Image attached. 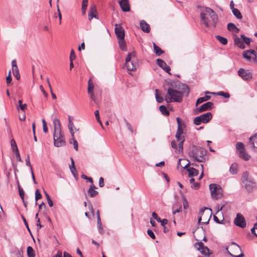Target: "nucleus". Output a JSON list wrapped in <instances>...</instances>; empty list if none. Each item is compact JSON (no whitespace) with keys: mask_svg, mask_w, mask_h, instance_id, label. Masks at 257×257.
<instances>
[{"mask_svg":"<svg viewBox=\"0 0 257 257\" xmlns=\"http://www.w3.org/2000/svg\"><path fill=\"white\" fill-rule=\"evenodd\" d=\"M201 23L205 27H216L218 21V17L216 13L211 9L208 7H201L200 13Z\"/></svg>","mask_w":257,"mask_h":257,"instance_id":"obj_1","label":"nucleus"},{"mask_svg":"<svg viewBox=\"0 0 257 257\" xmlns=\"http://www.w3.org/2000/svg\"><path fill=\"white\" fill-rule=\"evenodd\" d=\"M179 90L173 88H169L167 90V94L170 96L168 98L166 96V100L169 102H180L182 101L183 96L185 93L188 94L189 93V88L185 84H179Z\"/></svg>","mask_w":257,"mask_h":257,"instance_id":"obj_2","label":"nucleus"},{"mask_svg":"<svg viewBox=\"0 0 257 257\" xmlns=\"http://www.w3.org/2000/svg\"><path fill=\"white\" fill-rule=\"evenodd\" d=\"M206 151L201 147L193 146L192 150L189 153V156L193 157L194 160L199 162L205 161V155Z\"/></svg>","mask_w":257,"mask_h":257,"instance_id":"obj_3","label":"nucleus"},{"mask_svg":"<svg viewBox=\"0 0 257 257\" xmlns=\"http://www.w3.org/2000/svg\"><path fill=\"white\" fill-rule=\"evenodd\" d=\"M137 60V59L135 52L128 54L125 58V66L128 71H134L137 69L138 67Z\"/></svg>","mask_w":257,"mask_h":257,"instance_id":"obj_4","label":"nucleus"},{"mask_svg":"<svg viewBox=\"0 0 257 257\" xmlns=\"http://www.w3.org/2000/svg\"><path fill=\"white\" fill-rule=\"evenodd\" d=\"M209 189L211 197L213 198L218 199L222 197L223 195L222 189L219 185L215 184H211L209 185Z\"/></svg>","mask_w":257,"mask_h":257,"instance_id":"obj_5","label":"nucleus"},{"mask_svg":"<svg viewBox=\"0 0 257 257\" xmlns=\"http://www.w3.org/2000/svg\"><path fill=\"white\" fill-rule=\"evenodd\" d=\"M54 144L55 147H60L65 144V138L62 131L53 133Z\"/></svg>","mask_w":257,"mask_h":257,"instance_id":"obj_6","label":"nucleus"},{"mask_svg":"<svg viewBox=\"0 0 257 257\" xmlns=\"http://www.w3.org/2000/svg\"><path fill=\"white\" fill-rule=\"evenodd\" d=\"M244 147V144L241 142H238L236 144V149L239 157L247 161L249 159L250 156L245 151Z\"/></svg>","mask_w":257,"mask_h":257,"instance_id":"obj_7","label":"nucleus"},{"mask_svg":"<svg viewBox=\"0 0 257 257\" xmlns=\"http://www.w3.org/2000/svg\"><path fill=\"white\" fill-rule=\"evenodd\" d=\"M194 246L201 254L204 255L209 256L211 253L209 248L205 246L201 241L195 243Z\"/></svg>","mask_w":257,"mask_h":257,"instance_id":"obj_8","label":"nucleus"},{"mask_svg":"<svg viewBox=\"0 0 257 257\" xmlns=\"http://www.w3.org/2000/svg\"><path fill=\"white\" fill-rule=\"evenodd\" d=\"M234 223L241 228H244L246 226V222L243 216L240 213H237L234 220Z\"/></svg>","mask_w":257,"mask_h":257,"instance_id":"obj_9","label":"nucleus"},{"mask_svg":"<svg viewBox=\"0 0 257 257\" xmlns=\"http://www.w3.org/2000/svg\"><path fill=\"white\" fill-rule=\"evenodd\" d=\"M237 73L238 75L244 80L248 81L252 78V74L249 70L240 68Z\"/></svg>","mask_w":257,"mask_h":257,"instance_id":"obj_10","label":"nucleus"},{"mask_svg":"<svg viewBox=\"0 0 257 257\" xmlns=\"http://www.w3.org/2000/svg\"><path fill=\"white\" fill-rule=\"evenodd\" d=\"M114 31L118 39H123L124 38V31L119 24L115 25Z\"/></svg>","mask_w":257,"mask_h":257,"instance_id":"obj_11","label":"nucleus"},{"mask_svg":"<svg viewBox=\"0 0 257 257\" xmlns=\"http://www.w3.org/2000/svg\"><path fill=\"white\" fill-rule=\"evenodd\" d=\"M208 209V208L207 207H203V208H202L200 209V210L199 211V214L201 216L198 217V222L199 223H201V221L202 220V216L204 215V211H205V210ZM210 217H211V214H210L209 213H208L207 214L206 219H204V221L202 222V223H203V224L208 223Z\"/></svg>","mask_w":257,"mask_h":257,"instance_id":"obj_12","label":"nucleus"},{"mask_svg":"<svg viewBox=\"0 0 257 257\" xmlns=\"http://www.w3.org/2000/svg\"><path fill=\"white\" fill-rule=\"evenodd\" d=\"M157 64L163 69L165 72L168 73V74H170V67L167 65L166 63L162 59H158L157 60Z\"/></svg>","mask_w":257,"mask_h":257,"instance_id":"obj_13","label":"nucleus"},{"mask_svg":"<svg viewBox=\"0 0 257 257\" xmlns=\"http://www.w3.org/2000/svg\"><path fill=\"white\" fill-rule=\"evenodd\" d=\"M119 4L122 11L126 12L130 11L128 0H120Z\"/></svg>","mask_w":257,"mask_h":257,"instance_id":"obj_14","label":"nucleus"},{"mask_svg":"<svg viewBox=\"0 0 257 257\" xmlns=\"http://www.w3.org/2000/svg\"><path fill=\"white\" fill-rule=\"evenodd\" d=\"M190 163L187 164L184 167V168L186 169V170L188 172L189 176H196L198 175L199 171L193 167L188 168V167L189 166Z\"/></svg>","mask_w":257,"mask_h":257,"instance_id":"obj_15","label":"nucleus"},{"mask_svg":"<svg viewBox=\"0 0 257 257\" xmlns=\"http://www.w3.org/2000/svg\"><path fill=\"white\" fill-rule=\"evenodd\" d=\"M243 184L244 185L245 188L248 192L252 191L256 186L254 180H250L248 181L245 182Z\"/></svg>","mask_w":257,"mask_h":257,"instance_id":"obj_16","label":"nucleus"},{"mask_svg":"<svg viewBox=\"0 0 257 257\" xmlns=\"http://www.w3.org/2000/svg\"><path fill=\"white\" fill-rule=\"evenodd\" d=\"M234 43L240 49H244L245 47L243 44V41L241 40L236 34L233 35Z\"/></svg>","mask_w":257,"mask_h":257,"instance_id":"obj_17","label":"nucleus"},{"mask_svg":"<svg viewBox=\"0 0 257 257\" xmlns=\"http://www.w3.org/2000/svg\"><path fill=\"white\" fill-rule=\"evenodd\" d=\"M97 9L95 5H92L88 13V19L91 21L93 18L97 19L96 17Z\"/></svg>","mask_w":257,"mask_h":257,"instance_id":"obj_18","label":"nucleus"},{"mask_svg":"<svg viewBox=\"0 0 257 257\" xmlns=\"http://www.w3.org/2000/svg\"><path fill=\"white\" fill-rule=\"evenodd\" d=\"M213 103L212 102H207L200 106L199 111L200 112L211 109Z\"/></svg>","mask_w":257,"mask_h":257,"instance_id":"obj_19","label":"nucleus"},{"mask_svg":"<svg viewBox=\"0 0 257 257\" xmlns=\"http://www.w3.org/2000/svg\"><path fill=\"white\" fill-rule=\"evenodd\" d=\"M203 123H207L212 118V115L211 112H208L200 115Z\"/></svg>","mask_w":257,"mask_h":257,"instance_id":"obj_20","label":"nucleus"},{"mask_svg":"<svg viewBox=\"0 0 257 257\" xmlns=\"http://www.w3.org/2000/svg\"><path fill=\"white\" fill-rule=\"evenodd\" d=\"M54 124V132L62 131L60 121L57 118H54L53 120Z\"/></svg>","mask_w":257,"mask_h":257,"instance_id":"obj_21","label":"nucleus"},{"mask_svg":"<svg viewBox=\"0 0 257 257\" xmlns=\"http://www.w3.org/2000/svg\"><path fill=\"white\" fill-rule=\"evenodd\" d=\"M140 27L141 30L145 33H149L150 31V27L149 24L144 20H142L140 22Z\"/></svg>","mask_w":257,"mask_h":257,"instance_id":"obj_22","label":"nucleus"},{"mask_svg":"<svg viewBox=\"0 0 257 257\" xmlns=\"http://www.w3.org/2000/svg\"><path fill=\"white\" fill-rule=\"evenodd\" d=\"M249 144L252 149L257 148V134H255L254 136H252L249 138Z\"/></svg>","mask_w":257,"mask_h":257,"instance_id":"obj_23","label":"nucleus"},{"mask_svg":"<svg viewBox=\"0 0 257 257\" xmlns=\"http://www.w3.org/2000/svg\"><path fill=\"white\" fill-rule=\"evenodd\" d=\"M95 189H96V187L92 184L88 190V194L90 197H94L98 194V192L95 190Z\"/></svg>","mask_w":257,"mask_h":257,"instance_id":"obj_24","label":"nucleus"},{"mask_svg":"<svg viewBox=\"0 0 257 257\" xmlns=\"http://www.w3.org/2000/svg\"><path fill=\"white\" fill-rule=\"evenodd\" d=\"M227 29L229 31L238 33L240 30L234 24L229 23L227 24Z\"/></svg>","mask_w":257,"mask_h":257,"instance_id":"obj_25","label":"nucleus"},{"mask_svg":"<svg viewBox=\"0 0 257 257\" xmlns=\"http://www.w3.org/2000/svg\"><path fill=\"white\" fill-rule=\"evenodd\" d=\"M176 120L178 124V128L176 134H179V135H181L183 134L182 127L184 126V124L181 122L179 117H177Z\"/></svg>","mask_w":257,"mask_h":257,"instance_id":"obj_26","label":"nucleus"},{"mask_svg":"<svg viewBox=\"0 0 257 257\" xmlns=\"http://www.w3.org/2000/svg\"><path fill=\"white\" fill-rule=\"evenodd\" d=\"M154 52L157 56H160L164 53L159 46H158L155 43L153 44Z\"/></svg>","mask_w":257,"mask_h":257,"instance_id":"obj_27","label":"nucleus"},{"mask_svg":"<svg viewBox=\"0 0 257 257\" xmlns=\"http://www.w3.org/2000/svg\"><path fill=\"white\" fill-rule=\"evenodd\" d=\"M250 180H253V178L250 176L249 173L247 172H244L242 176V180L243 183L248 181Z\"/></svg>","mask_w":257,"mask_h":257,"instance_id":"obj_28","label":"nucleus"},{"mask_svg":"<svg viewBox=\"0 0 257 257\" xmlns=\"http://www.w3.org/2000/svg\"><path fill=\"white\" fill-rule=\"evenodd\" d=\"M233 15L238 20H241L242 16L239 11L236 8H233L232 10Z\"/></svg>","mask_w":257,"mask_h":257,"instance_id":"obj_29","label":"nucleus"},{"mask_svg":"<svg viewBox=\"0 0 257 257\" xmlns=\"http://www.w3.org/2000/svg\"><path fill=\"white\" fill-rule=\"evenodd\" d=\"M159 110L162 113V114H163L165 116H168L169 115L170 112L169 110L167 109L165 105H161L159 107Z\"/></svg>","mask_w":257,"mask_h":257,"instance_id":"obj_30","label":"nucleus"},{"mask_svg":"<svg viewBox=\"0 0 257 257\" xmlns=\"http://www.w3.org/2000/svg\"><path fill=\"white\" fill-rule=\"evenodd\" d=\"M18 103H19V105H17V108L18 110H19V109H20L22 111H25L27 107V104H23L22 100H19L18 101Z\"/></svg>","mask_w":257,"mask_h":257,"instance_id":"obj_31","label":"nucleus"},{"mask_svg":"<svg viewBox=\"0 0 257 257\" xmlns=\"http://www.w3.org/2000/svg\"><path fill=\"white\" fill-rule=\"evenodd\" d=\"M210 96L208 95H205L204 97L199 98L196 101V105H197L198 104L202 103L204 101H207L210 99Z\"/></svg>","mask_w":257,"mask_h":257,"instance_id":"obj_32","label":"nucleus"},{"mask_svg":"<svg viewBox=\"0 0 257 257\" xmlns=\"http://www.w3.org/2000/svg\"><path fill=\"white\" fill-rule=\"evenodd\" d=\"M215 37L216 39L222 44L225 45L227 44L228 41L226 38L219 35L216 36Z\"/></svg>","mask_w":257,"mask_h":257,"instance_id":"obj_33","label":"nucleus"},{"mask_svg":"<svg viewBox=\"0 0 257 257\" xmlns=\"http://www.w3.org/2000/svg\"><path fill=\"white\" fill-rule=\"evenodd\" d=\"M28 257H34L35 252L33 248L31 246H28L27 249Z\"/></svg>","mask_w":257,"mask_h":257,"instance_id":"obj_34","label":"nucleus"},{"mask_svg":"<svg viewBox=\"0 0 257 257\" xmlns=\"http://www.w3.org/2000/svg\"><path fill=\"white\" fill-rule=\"evenodd\" d=\"M119 41V45L120 48L124 51H126V47L125 45V42L124 41V38L123 39H118Z\"/></svg>","mask_w":257,"mask_h":257,"instance_id":"obj_35","label":"nucleus"},{"mask_svg":"<svg viewBox=\"0 0 257 257\" xmlns=\"http://www.w3.org/2000/svg\"><path fill=\"white\" fill-rule=\"evenodd\" d=\"M57 11H58V14H57L56 13H55L53 15V18L54 19H56L57 18V17H58L59 20V24H61V21H62V15H61V12H60V11L58 6H57Z\"/></svg>","mask_w":257,"mask_h":257,"instance_id":"obj_36","label":"nucleus"},{"mask_svg":"<svg viewBox=\"0 0 257 257\" xmlns=\"http://www.w3.org/2000/svg\"><path fill=\"white\" fill-rule=\"evenodd\" d=\"M11 145L12 149L14 153L19 151L16 143L14 139L11 141Z\"/></svg>","mask_w":257,"mask_h":257,"instance_id":"obj_37","label":"nucleus"},{"mask_svg":"<svg viewBox=\"0 0 257 257\" xmlns=\"http://www.w3.org/2000/svg\"><path fill=\"white\" fill-rule=\"evenodd\" d=\"M159 91L158 89H156L155 90V97H156V100L159 103H162L163 100H164V99L162 97H161L159 96Z\"/></svg>","mask_w":257,"mask_h":257,"instance_id":"obj_38","label":"nucleus"},{"mask_svg":"<svg viewBox=\"0 0 257 257\" xmlns=\"http://www.w3.org/2000/svg\"><path fill=\"white\" fill-rule=\"evenodd\" d=\"M97 220V227L99 232L100 234H103L104 233V230L102 226V223L101 222V219L98 218V220Z\"/></svg>","mask_w":257,"mask_h":257,"instance_id":"obj_39","label":"nucleus"},{"mask_svg":"<svg viewBox=\"0 0 257 257\" xmlns=\"http://www.w3.org/2000/svg\"><path fill=\"white\" fill-rule=\"evenodd\" d=\"M229 171L232 174H235L237 173V165L236 164L231 165L229 168Z\"/></svg>","mask_w":257,"mask_h":257,"instance_id":"obj_40","label":"nucleus"},{"mask_svg":"<svg viewBox=\"0 0 257 257\" xmlns=\"http://www.w3.org/2000/svg\"><path fill=\"white\" fill-rule=\"evenodd\" d=\"M185 141V139H183L181 141H179V145H178V152L179 153H183V143Z\"/></svg>","mask_w":257,"mask_h":257,"instance_id":"obj_41","label":"nucleus"},{"mask_svg":"<svg viewBox=\"0 0 257 257\" xmlns=\"http://www.w3.org/2000/svg\"><path fill=\"white\" fill-rule=\"evenodd\" d=\"M94 84L91 82V79H90L88 82V93H90L91 91H93Z\"/></svg>","mask_w":257,"mask_h":257,"instance_id":"obj_42","label":"nucleus"},{"mask_svg":"<svg viewBox=\"0 0 257 257\" xmlns=\"http://www.w3.org/2000/svg\"><path fill=\"white\" fill-rule=\"evenodd\" d=\"M94 114L96 117V119L97 120V121L99 123L100 125H101L102 129H104V127L103 126V124L101 121V120L100 119V116L99 114V111L98 110H96L94 112Z\"/></svg>","mask_w":257,"mask_h":257,"instance_id":"obj_43","label":"nucleus"},{"mask_svg":"<svg viewBox=\"0 0 257 257\" xmlns=\"http://www.w3.org/2000/svg\"><path fill=\"white\" fill-rule=\"evenodd\" d=\"M241 38L243 40V42L245 43L246 45H249L251 42V40L250 38L246 37L244 35H241Z\"/></svg>","mask_w":257,"mask_h":257,"instance_id":"obj_44","label":"nucleus"},{"mask_svg":"<svg viewBox=\"0 0 257 257\" xmlns=\"http://www.w3.org/2000/svg\"><path fill=\"white\" fill-rule=\"evenodd\" d=\"M12 70L14 75L17 80H19L20 78V74L19 73L18 68H15Z\"/></svg>","mask_w":257,"mask_h":257,"instance_id":"obj_45","label":"nucleus"},{"mask_svg":"<svg viewBox=\"0 0 257 257\" xmlns=\"http://www.w3.org/2000/svg\"><path fill=\"white\" fill-rule=\"evenodd\" d=\"M217 95L222 96L225 98H229L230 96V95L228 93H226L223 91H219L216 93Z\"/></svg>","mask_w":257,"mask_h":257,"instance_id":"obj_46","label":"nucleus"},{"mask_svg":"<svg viewBox=\"0 0 257 257\" xmlns=\"http://www.w3.org/2000/svg\"><path fill=\"white\" fill-rule=\"evenodd\" d=\"M68 127L69 130V131L71 134L72 138H74V132L73 131V127H74V124L73 123L68 124Z\"/></svg>","mask_w":257,"mask_h":257,"instance_id":"obj_47","label":"nucleus"},{"mask_svg":"<svg viewBox=\"0 0 257 257\" xmlns=\"http://www.w3.org/2000/svg\"><path fill=\"white\" fill-rule=\"evenodd\" d=\"M18 184H19L18 182ZM18 189H19L20 196L21 198V199L23 200H24L25 193H24L23 189L20 187L19 184H18Z\"/></svg>","mask_w":257,"mask_h":257,"instance_id":"obj_48","label":"nucleus"},{"mask_svg":"<svg viewBox=\"0 0 257 257\" xmlns=\"http://www.w3.org/2000/svg\"><path fill=\"white\" fill-rule=\"evenodd\" d=\"M42 198V195L40 192V191L38 189H37L35 192V200H36V204L37 203V201L39 199H40Z\"/></svg>","mask_w":257,"mask_h":257,"instance_id":"obj_49","label":"nucleus"},{"mask_svg":"<svg viewBox=\"0 0 257 257\" xmlns=\"http://www.w3.org/2000/svg\"><path fill=\"white\" fill-rule=\"evenodd\" d=\"M202 122L200 116H197L194 119V123L195 124L198 125H200Z\"/></svg>","mask_w":257,"mask_h":257,"instance_id":"obj_50","label":"nucleus"},{"mask_svg":"<svg viewBox=\"0 0 257 257\" xmlns=\"http://www.w3.org/2000/svg\"><path fill=\"white\" fill-rule=\"evenodd\" d=\"M87 4L86 3H83L82 2V14L84 15L86 14V11L87 7Z\"/></svg>","mask_w":257,"mask_h":257,"instance_id":"obj_51","label":"nucleus"},{"mask_svg":"<svg viewBox=\"0 0 257 257\" xmlns=\"http://www.w3.org/2000/svg\"><path fill=\"white\" fill-rule=\"evenodd\" d=\"M248 52L249 51H247V50L244 51L243 53V56L245 59L248 60H250L251 59V56L250 54H249V53H248Z\"/></svg>","mask_w":257,"mask_h":257,"instance_id":"obj_52","label":"nucleus"},{"mask_svg":"<svg viewBox=\"0 0 257 257\" xmlns=\"http://www.w3.org/2000/svg\"><path fill=\"white\" fill-rule=\"evenodd\" d=\"M232 249L236 251H241V248L240 246L237 244L236 243L233 242L232 243Z\"/></svg>","mask_w":257,"mask_h":257,"instance_id":"obj_53","label":"nucleus"},{"mask_svg":"<svg viewBox=\"0 0 257 257\" xmlns=\"http://www.w3.org/2000/svg\"><path fill=\"white\" fill-rule=\"evenodd\" d=\"M43 123V129L44 133H46L48 132V127L47 126V123L44 119H42V120Z\"/></svg>","mask_w":257,"mask_h":257,"instance_id":"obj_54","label":"nucleus"},{"mask_svg":"<svg viewBox=\"0 0 257 257\" xmlns=\"http://www.w3.org/2000/svg\"><path fill=\"white\" fill-rule=\"evenodd\" d=\"M183 204L184 209H186L189 207L188 202L184 197L183 198Z\"/></svg>","mask_w":257,"mask_h":257,"instance_id":"obj_55","label":"nucleus"},{"mask_svg":"<svg viewBox=\"0 0 257 257\" xmlns=\"http://www.w3.org/2000/svg\"><path fill=\"white\" fill-rule=\"evenodd\" d=\"M251 233L257 236V222L254 225V226L251 229Z\"/></svg>","mask_w":257,"mask_h":257,"instance_id":"obj_56","label":"nucleus"},{"mask_svg":"<svg viewBox=\"0 0 257 257\" xmlns=\"http://www.w3.org/2000/svg\"><path fill=\"white\" fill-rule=\"evenodd\" d=\"M26 165L30 167L31 171V172H32V170H33L32 167L30 163V157H29V155H27V158L26 160Z\"/></svg>","mask_w":257,"mask_h":257,"instance_id":"obj_57","label":"nucleus"},{"mask_svg":"<svg viewBox=\"0 0 257 257\" xmlns=\"http://www.w3.org/2000/svg\"><path fill=\"white\" fill-rule=\"evenodd\" d=\"M76 58V56H75V52H74V50H72L71 51V52H70V61H73V60L74 59H75Z\"/></svg>","mask_w":257,"mask_h":257,"instance_id":"obj_58","label":"nucleus"},{"mask_svg":"<svg viewBox=\"0 0 257 257\" xmlns=\"http://www.w3.org/2000/svg\"><path fill=\"white\" fill-rule=\"evenodd\" d=\"M72 139L73 143L74 149L76 151H77L78 149V143H77V141L75 139L74 137V138H72Z\"/></svg>","mask_w":257,"mask_h":257,"instance_id":"obj_59","label":"nucleus"},{"mask_svg":"<svg viewBox=\"0 0 257 257\" xmlns=\"http://www.w3.org/2000/svg\"><path fill=\"white\" fill-rule=\"evenodd\" d=\"M148 234L151 237L152 239H155L156 236L153 231L150 229H148L147 230Z\"/></svg>","mask_w":257,"mask_h":257,"instance_id":"obj_60","label":"nucleus"},{"mask_svg":"<svg viewBox=\"0 0 257 257\" xmlns=\"http://www.w3.org/2000/svg\"><path fill=\"white\" fill-rule=\"evenodd\" d=\"M81 177L83 179L86 180L87 181H89V182H91L92 184H93V179L92 178L88 177L84 174L82 175Z\"/></svg>","mask_w":257,"mask_h":257,"instance_id":"obj_61","label":"nucleus"},{"mask_svg":"<svg viewBox=\"0 0 257 257\" xmlns=\"http://www.w3.org/2000/svg\"><path fill=\"white\" fill-rule=\"evenodd\" d=\"M12 77L11 75V71H9V75L6 78V82L8 84H10L12 81Z\"/></svg>","mask_w":257,"mask_h":257,"instance_id":"obj_62","label":"nucleus"},{"mask_svg":"<svg viewBox=\"0 0 257 257\" xmlns=\"http://www.w3.org/2000/svg\"><path fill=\"white\" fill-rule=\"evenodd\" d=\"M88 93L89 94L91 99L95 102H96V96L94 95L93 91H91V92Z\"/></svg>","mask_w":257,"mask_h":257,"instance_id":"obj_63","label":"nucleus"},{"mask_svg":"<svg viewBox=\"0 0 257 257\" xmlns=\"http://www.w3.org/2000/svg\"><path fill=\"white\" fill-rule=\"evenodd\" d=\"M104 185V179L102 177H100L99 179V186L100 187H102Z\"/></svg>","mask_w":257,"mask_h":257,"instance_id":"obj_64","label":"nucleus"}]
</instances>
